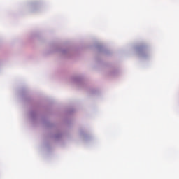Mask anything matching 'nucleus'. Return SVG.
Returning a JSON list of instances; mask_svg holds the SVG:
<instances>
[{
	"instance_id": "nucleus-1",
	"label": "nucleus",
	"mask_w": 179,
	"mask_h": 179,
	"mask_svg": "<svg viewBox=\"0 0 179 179\" xmlns=\"http://www.w3.org/2000/svg\"><path fill=\"white\" fill-rule=\"evenodd\" d=\"M144 49H145V48H139L140 51H142V50H144Z\"/></svg>"
}]
</instances>
